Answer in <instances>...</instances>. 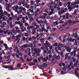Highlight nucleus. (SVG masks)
Returning <instances> with one entry per match:
<instances>
[{
  "label": "nucleus",
  "mask_w": 79,
  "mask_h": 79,
  "mask_svg": "<svg viewBox=\"0 0 79 79\" xmlns=\"http://www.w3.org/2000/svg\"><path fill=\"white\" fill-rule=\"evenodd\" d=\"M13 9L14 11H15V12H17L18 11V10H19V13H22L23 11H26V9H25L24 8H23L22 7H19L18 6L16 5L15 6H14L13 7Z\"/></svg>",
  "instance_id": "obj_1"
},
{
  "label": "nucleus",
  "mask_w": 79,
  "mask_h": 79,
  "mask_svg": "<svg viewBox=\"0 0 79 79\" xmlns=\"http://www.w3.org/2000/svg\"><path fill=\"white\" fill-rule=\"evenodd\" d=\"M44 46L46 47V49L44 50V53H46L48 51V47H49L51 45L50 43H49L48 41H46L45 43H44Z\"/></svg>",
  "instance_id": "obj_2"
},
{
  "label": "nucleus",
  "mask_w": 79,
  "mask_h": 79,
  "mask_svg": "<svg viewBox=\"0 0 79 79\" xmlns=\"http://www.w3.org/2000/svg\"><path fill=\"white\" fill-rule=\"evenodd\" d=\"M22 16H23V15H20L19 16V17L20 19H22L21 22L23 24H24L26 22V20H28L29 18L27 16H26L25 17H22Z\"/></svg>",
  "instance_id": "obj_3"
},
{
  "label": "nucleus",
  "mask_w": 79,
  "mask_h": 79,
  "mask_svg": "<svg viewBox=\"0 0 79 79\" xmlns=\"http://www.w3.org/2000/svg\"><path fill=\"white\" fill-rule=\"evenodd\" d=\"M40 26L39 25H37V24L35 25H33L32 26H30V27H28L27 28V29L28 31H29L30 29H32L34 28L35 29V30L37 29H38L39 28Z\"/></svg>",
  "instance_id": "obj_4"
},
{
  "label": "nucleus",
  "mask_w": 79,
  "mask_h": 79,
  "mask_svg": "<svg viewBox=\"0 0 79 79\" xmlns=\"http://www.w3.org/2000/svg\"><path fill=\"white\" fill-rule=\"evenodd\" d=\"M74 49L72 52L70 53L71 56H73L74 57L76 56V52H77V47H75L73 48Z\"/></svg>",
  "instance_id": "obj_5"
},
{
  "label": "nucleus",
  "mask_w": 79,
  "mask_h": 79,
  "mask_svg": "<svg viewBox=\"0 0 79 79\" xmlns=\"http://www.w3.org/2000/svg\"><path fill=\"white\" fill-rule=\"evenodd\" d=\"M31 50L32 51H33V50H34V52H35L37 56H39L40 55V54H39V53H40V52H41V50H40V48H39V49L38 48L37 49V48H36L35 49H34V48H32Z\"/></svg>",
  "instance_id": "obj_6"
},
{
  "label": "nucleus",
  "mask_w": 79,
  "mask_h": 79,
  "mask_svg": "<svg viewBox=\"0 0 79 79\" xmlns=\"http://www.w3.org/2000/svg\"><path fill=\"white\" fill-rule=\"evenodd\" d=\"M67 22L68 23H69L70 25H72L73 24H76V23H78L79 22V20H78V21H76L69 20L67 21Z\"/></svg>",
  "instance_id": "obj_7"
},
{
  "label": "nucleus",
  "mask_w": 79,
  "mask_h": 79,
  "mask_svg": "<svg viewBox=\"0 0 79 79\" xmlns=\"http://www.w3.org/2000/svg\"><path fill=\"white\" fill-rule=\"evenodd\" d=\"M3 6L0 5V19H2V17L4 16V14H3V10H2Z\"/></svg>",
  "instance_id": "obj_8"
},
{
  "label": "nucleus",
  "mask_w": 79,
  "mask_h": 79,
  "mask_svg": "<svg viewBox=\"0 0 79 79\" xmlns=\"http://www.w3.org/2000/svg\"><path fill=\"white\" fill-rule=\"evenodd\" d=\"M29 45L27 44H24L22 46V47L21 48V50L22 51H24L25 50V48H27L28 47Z\"/></svg>",
  "instance_id": "obj_9"
},
{
  "label": "nucleus",
  "mask_w": 79,
  "mask_h": 79,
  "mask_svg": "<svg viewBox=\"0 0 79 79\" xmlns=\"http://www.w3.org/2000/svg\"><path fill=\"white\" fill-rule=\"evenodd\" d=\"M67 5H68L67 7L69 9V11H71V10H72V8L70 5V4H71V2H68L67 3Z\"/></svg>",
  "instance_id": "obj_10"
},
{
  "label": "nucleus",
  "mask_w": 79,
  "mask_h": 79,
  "mask_svg": "<svg viewBox=\"0 0 79 79\" xmlns=\"http://www.w3.org/2000/svg\"><path fill=\"white\" fill-rule=\"evenodd\" d=\"M20 27V29H21V31L22 32H24V30L23 29L24 28V26H23V23H21L19 25Z\"/></svg>",
  "instance_id": "obj_11"
},
{
  "label": "nucleus",
  "mask_w": 79,
  "mask_h": 79,
  "mask_svg": "<svg viewBox=\"0 0 79 79\" xmlns=\"http://www.w3.org/2000/svg\"><path fill=\"white\" fill-rule=\"evenodd\" d=\"M51 60L50 58H48V56H46V58H43V61H46L47 60L48 61H50V60Z\"/></svg>",
  "instance_id": "obj_12"
},
{
  "label": "nucleus",
  "mask_w": 79,
  "mask_h": 79,
  "mask_svg": "<svg viewBox=\"0 0 79 79\" xmlns=\"http://www.w3.org/2000/svg\"><path fill=\"white\" fill-rule=\"evenodd\" d=\"M5 25H6V23L5 22H3V23H2V24H1V27L2 28H3V27H5Z\"/></svg>",
  "instance_id": "obj_13"
},
{
  "label": "nucleus",
  "mask_w": 79,
  "mask_h": 79,
  "mask_svg": "<svg viewBox=\"0 0 79 79\" xmlns=\"http://www.w3.org/2000/svg\"><path fill=\"white\" fill-rule=\"evenodd\" d=\"M54 2L53 3V1H52L50 2L49 3H50L51 5H55L56 4V2L58 1V0H54Z\"/></svg>",
  "instance_id": "obj_14"
},
{
  "label": "nucleus",
  "mask_w": 79,
  "mask_h": 79,
  "mask_svg": "<svg viewBox=\"0 0 79 79\" xmlns=\"http://www.w3.org/2000/svg\"><path fill=\"white\" fill-rule=\"evenodd\" d=\"M39 19H45L46 18V16H42V15H40L38 17Z\"/></svg>",
  "instance_id": "obj_15"
},
{
  "label": "nucleus",
  "mask_w": 79,
  "mask_h": 79,
  "mask_svg": "<svg viewBox=\"0 0 79 79\" xmlns=\"http://www.w3.org/2000/svg\"><path fill=\"white\" fill-rule=\"evenodd\" d=\"M8 68H9L10 70H15L14 68H13V66L11 65L10 66H8Z\"/></svg>",
  "instance_id": "obj_16"
},
{
  "label": "nucleus",
  "mask_w": 79,
  "mask_h": 79,
  "mask_svg": "<svg viewBox=\"0 0 79 79\" xmlns=\"http://www.w3.org/2000/svg\"><path fill=\"white\" fill-rule=\"evenodd\" d=\"M14 51L15 52H16L17 53H19V51L18 50V47H15V48L14 49Z\"/></svg>",
  "instance_id": "obj_17"
},
{
  "label": "nucleus",
  "mask_w": 79,
  "mask_h": 79,
  "mask_svg": "<svg viewBox=\"0 0 79 79\" xmlns=\"http://www.w3.org/2000/svg\"><path fill=\"white\" fill-rule=\"evenodd\" d=\"M13 3H11V5H15L16 3H18V0H13Z\"/></svg>",
  "instance_id": "obj_18"
},
{
  "label": "nucleus",
  "mask_w": 79,
  "mask_h": 79,
  "mask_svg": "<svg viewBox=\"0 0 79 79\" xmlns=\"http://www.w3.org/2000/svg\"><path fill=\"white\" fill-rule=\"evenodd\" d=\"M56 63V60H55V59H53L51 61V64L53 65L54 64Z\"/></svg>",
  "instance_id": "obj_19"
},
{
  "label": "nucleus",
  "mask_w": 79,
  "mask_h": 79,
  "mask_svg": "<svg viewBox=\"0 0 79 79\" xmlns=\"http://www.w3.org/2000/svg\"><path fill=\"white\" fill-rule=\"evenodd\" d=\"M4 46H5V48H6L4 50L5 51V50H8V49L9 48H8V47L7 44H3Z\"/></svg>",
  "instance_id": "obj_20"
},
{
  "label": "nucleus",
  "mask_w": 79,
  "mask_h": 79,
  "mask_svg": "<svg viewBox=\"0 0 79 79\" xmlns=\"http://www.w3.org/2000/svg\"><path fill=\"white\" fill-rule=\"evenodd\" d=\"M16 32L15 31V30L14 29H13L12 30V33L11 34L13 35H15V34H16Z\"/></svg>",
  "instance_id": "obj_21"
},
{
  "label": "nucleus",
  "mask_w": 79,
  "mask_h": 79,
  "mask_svg": "<svg viewBox=\"0 0 79 79\" xmlns=\"http://www.w3.org/2000/svg\"><path fill=\"white\" fill-rule=\"evenodd\" d=\"M67 24H68V23L67 22H66L65 24L59 28L61 29V28H63V27H64L66 26Z\"/></svg>",
  "instance_id": "obj_22"
},
{
  "label": "nucleus",
  "mask_w": 79,
  "mask_h": 79,
  "mask_svg": "<svg viewBox=\"0 0 79 79\" xmlns=\"http://www.w3.org/2000/svg\"><path fill=\"white\" fill-rule=\"evenodd\" d=\"M27 13H34V10H31V9H30L28 11Z\"/></svg>",
  "instance_id": "obj_23"
},
{
  "label": "nucleus",
  "mask_w": 79,
  "mask_h": 79,
  "mask_svg": "<svg viewBox=\"0 0 79 79\" xmlns=\"http://www.w3.org/2000/svg\"><path fill=\"white\" fill-rule=\"evenodd\" d=\"M24 23V26H25V27L27 26V30H28L27 29V27H30V26H29V24H28V23L27 22H25Z\"/></svg>",
  "instance_id": "obj_24"
},
{
  "label": "nucleus",
  "mask_w": 79,
  "mask_h": 79,
  "mask_svg": "<svg viewBox=\"0 0 79 79\" xmlns=\"http://www.w3.org/2000/svg\"><path fill=\"white\" fill-rule=\"evenodd\" d=\"M21 37V35H19L18 36H15V37H16V38L15 39V40H18L20 37Z\"/></svg>",
  "instance_id": "obj_25"
},
{
  "label": "nucleus",
  "mask_w": 79,
  "mask_h": 79,
  "mask_svg": "<svg viewBox=\"0 0 79 79\" xmlns=\"http://www.w3.org/2000/svg\"><path fill=\"white\" fill-rule=\"evenodd\" d=\"M47 6H48V7H49L50 8H53V6H52L51 5V4L50 3H49L47 4Z\"/></svg>",
  "instance_id": "obj_26"
},
{
  "label": "nucleus",
  "mask_w": 79,
  "mask_h": 79,
  "mask_svg": "<svg viewBox=\"0 0 79 79\" xmlns=\"http://www.w3.org/2000/svg\"><path fill=\"white\" fill-rule=\"evenodd\" d=\"M27 15H28V17L29 18H30L32 17V15L31 14H30V13H29V12H27Z\"/></svg>",
  "instance_id": "obj_27"
},
{
  "label": "nucleus",
  "mask_w": 79,
  "mask_h": 79,
  "mask_svg": "<svg viewBox=\"0 0 79 79\" xmlns=\"http://www.w3.org/2000/svg\"><path fill=\"white\" fill-rule=\"evenodd\" d=\"M36 32V31L35 30V29L33 28V29H32V34L33 35H34V34Z\"/></svg>",
  "instance_id": "obj_28"
},
{
  "label": "nucleus",
  "mask_w": 79,
  "mask_h": 79,
  "mask_svg": "<svg viewBox=\"0 0 79 79\" xmlns=\"http://www.w3.org/2000/svg\"><path fill=\"white\" fill-rule=\"evenodd\" d=\"M66 50V51L68 52H71V49L69 47L67 48Z\"/></svg>",
  "instance_id": "obj_29"
},
{
  "label": "nucleus",
  "mask_w": 79,
  "mask_h": 79,
  "mask_svg": "<svg viewBox=\"0 0 79 79\" xmlns=\"http://www.w3.org/2000/svg\"><path fill=\"white\" fill-rule=\"evenodd\" d=\"M74 70L75 72V73H77V71H79V66H78L77 68V69L75 68L74 69Z\"/></svg>",
  "instance_id": "obj_30"
},
{
  "label": "nucleus",
  "mask_w": 79,
  "mask_h": 79,
  "mask_svg": "<svg viewBox=\"0 0 79 79\" xmlns=\"http://www.w3.org/2000/svg\"><path fill=\"white\" fill-rule=\"evenodd\" d=\"M57 2V4H59V6H61L62 5V3H61V2H60V1H56Z\"/></svg>",
  "instance_id": "obj_31"
},
{
  "label": "nucleus",
  "mask_w": 79,
  "mask_h": 79,
  "mask_svg": "<svg viewBox=\"0 0 79 79\" xmlns=\"http://www.w3.org/2000/svg\"><path fill=\"white\" fill-rule=\"evenodd\" d=\"M40 69H43L44 68V65H39L38 67Z\"/></svg>",
  "instance_id": "obj_32"
},
{
  "label": "nucleus",
  "mask_w": 79,
  "mask_h": 79,
  "mask_svg": "<svg viewBox=\"0 0 79 79\" xmlns=\"http://www.w3.org/2000/svg\"><path fill=\"white\" fill-rule=\"evenodd\" d=\"M35 64L34 63H32V62H30L29 64L28 65L30 66H34Z\"/></svg>",
  "instance_id": "obj_33"
},
{
  "label": "nucleus",
  "mask_w": 79,
  "mask_h": 79,
  "mask_svg": "<svg viewBox=\"0 0 79 79\" xmlns=\"http://www.w3.org/2000/svg\"><path fill=\"white\" fill-rule=\"evenodd\" d=\"M15 24H19V25H20V24H21V21H18H18L16 22L15 23Z\"/></svg>",
  "instance_id": "obj_34"
},
{
  "label": "nucleus",
  "mask_w": 79,
  "mask_h": 79,
  "mask_svg": "<svg viewBox=\"0 0 79 79\" xmlns=\"http://www.w3.org/2000/svg\"><path fill=\"white\" fill-rule=\"evenodd\" d=\"M53 19H54V20H57V19H58V17L56 15H55L53 17Z\"/></svg>",
  "instance_id": "obj_35"
},
{
  "label": "nucleus",
  "mask_w": 79,
  "mask_h": 79,
  "mask_svg": "<svg viewBox=\"0 0 79 79\" xmlns=\"http://www.w3.org/2000/svg\"><path fill=\"white\" fill-rule=\"evenodd\" d=\"M12 19H13V18H12V17H10L8 19V20L7 21H9V22H11V20H12Z\"/></svg>",
  "instance_id": "obj_36"
},
{
  "label": "nucleus",
  "mask_w": 79,
  "mask_h": 79,
  "mask_svg": "<svg viewBox=\"0 0 79 79\" xmlns=\"http://www.w3.org/2000/svg\"><path fill=\"white\" fill-rule=\"evenodd\" d=\"M59 44V43H55L54 44H53L52 45V46L53 47H56L57 46V47H58V45Z\"/></svg>",
  "instance_id": "obj_37"
},
{
  "label": "nucleus",
  "mask_w": 79,
  "mask_h": 79,
  "mask_svg": "<svg viewBox=\"0 0 79 79\" xmlns=\"http://www.w3.org/2000/svg\"><path fill=\"white\" fill-rule=\"evenodd\" d=\"M6 8H10L11 5H10V4H6Z\"/></svg>",
  "instance_id": "obj_38"
},
{
  "label": "nucleus",
  "mask_w": 79,
  "mask_h": 79,
  "mask_svg": "<svg viewBox=\"0 0 79 79\" xmlns=\"http://www.w3.org/2000/svg\"><path fill=\"white\" fill-rule=\"evenodd\" d=\"M38 12H37V11H35V15L34 16V17L35 18H36L37 17V15H38Z\"/></svg>",
  "instance_id": "obj_39"
},
{
  "label": "nucleus",
  "mask_w": 79,
  "mask_h": 79,
  "mask_svg": "<svg viewBox=\"0 0 79 79\" xmlns=\"http://www.w3.org/2000/svg\"><path fill=\"white\" fill-rule=\"evenodd\" d=\"M63 44L62 43H59L58 47H63Z\"/></svg>",
  "instance_id": "obj_40"
},
{
  "label": "nucleus",
  "mask_w": 79,
  "mask_h": 79,
  "mask_svg": "<svg viewBox=\"0 0 79 79\" xmlns=\"http://www.w3.org/2000/svg\"><path fill=\"white\" fill-rule=\"evenodd\" d=\"M56 60H60V56L59 55L58 56H56Z\"/></svg>",
  "instance_id": "obj_41"
},
{
  "label": "nucleus",
  "mask_w": 79,
  "mask_h": 79,
  "mask_svg": "<svg viewBox=\"0 0 79 79\" xmlns=\"http://www.w3.org/2000/svg\"><path fill=\"white\" fill-rule=\"evenodd\" d=\"M45 28H43V27H42L41 29V32H42L43 31H45Z\"/></svg>",
  "instance_id": "obj_42"
},
{
  "label": "nucleus",
  "mask_w": 79,
  "mask_h": 79,
  "mask_svg": "<svg viewBox=\"0 0 79 79\" xmlns=\"http://www.w3.org/2000/svg\"><path fill=\"white\" fill-rule=\"evenodd\" d=\"M41 49L42 50H44V49H45V50L46 49H47V48L45 46H43L42 47H41Z\"/></svg>",
  "instance_id": "obj_43"
},
{
  "label": "nucleus",
  "mask_w": 79,
  "mask_h": 79,
  "mask_svg": "<svg viewBox=\"0 0 79 79\" xmlns=\"http://www.w3.org/2000/svg\"><path fill=\"white\" fill-rule=\"evenodd\" d=\"M30 20L31 22H33L34 21V18H33V17H31L30 18Z\"/></svg>",
  "instance_id": "obj_44"
},
{
  "label": "nucleus",
  "mask_w": 79,
  "mask_h": 79,
  "mask_svg": "<svg viewBox=\"0 0 79 79\" xmlns=\"http://www.w3.org/2000/svg\"><path fill=\"white\" fill-rule=\"evenodd\" d=\"M15 29L16 31L17 32H18V31H19V28L18 27H15Z\"/></svg>",
  "instance_id": "obj_45"
},
{
  "label": "nucleus",
  "mask_w": 79,
  "mask_h": 79,
  "mask_svg": "<svg viewBox=\"0 0 79 79\" xmlns=\"http://www.w3.org/2000/svg\"><path fill=\"white\" fill-rule=\"evenodd\" d=\"M28 47L30 48H32L33 47V44H29L28 45Z\"/></svg>",
  "instance_id": "obj_46"
},
{
  "label": "nucleus",
  "mask_w": 79,
  "mask_h": 79,
  "mask_svg": "<svg viewBox=\"0 0 79 79\" xmlns=\"http://www.w3.org/2000/svg\"><path fill=\"white\" fill-rule=\"evenodd\" d=\"M20 60H21L22 61V62H24V59H23V57H20Z\"/></svg>",
  "instance_id": "obj_47"
},
{
  "label": "nucleus",
  "mask_w": 79,
  "mask_h": 79,
  "mask_svg": "<svg viewBox=\"0 0 79 79\" xmlns=\"http://www.w3.org/2000/svg\"><path fill=\"white\" fill-rule=\"evenodd\" d=\"M73 39H69V38L67 39V40H68V41L69 42H72V41Z\"/></svg>",
  "instance_id": "obj_48"
},
{
  "label": "nucleus",
  "mask_w": 79,
  "mask_h": 79,
  "mask_svg": "<svg viewBox=\"0 0 79 79\" xmlns=\"http://www.w3.org/2000/svg\"><path fill=\"white\" fill-rule=\"evenodd\" d=\"M31 4L32 5H34V3H35V1H30Z\"/></svg>",
  "instance_id": "obj_49"
},
{
  "label": "nucleus",
  "mask_w": 79,
  "mask_h": 79,
  "mask_svg": "<svg viewBox=\"0 0 79 79\" xmlns=\"http://www.w3.org/2000/svg\"><path fill=\"white\" fill-rule=\"evenodd\" d=\"M70 5H71V6H73L74 5H76V2H74V3H71Z\"/></svg>",
  "instance_id": "obj_50"
},
{
  "label": "nucleus",
  "mask_w": 79,
  "mask_h": 79,
  "mask_svg": "<svg viewBox=\"0 0 79 79\" xmlns=\"http://www.w3.org/2000/svg\"><path fill=\"white\" fill-rule=\"evenodd\" d=\"M74 42V44L75 45H77V43L78 42V41L76 40H75Z\"/></svg>",
  "instance_id": "obj_51"
},
{
  "label": "nucleus",
  "mask_w": 79,
  "mask_h": 79,
  "mask_svg": "<svg viewBox=\"0 0 79 79\" xmlns=\"http://www.w3.org/2000/svg\"><path fill=\"white\" fill-rule=\"evenodd\" d=\"M43 76H47V73H46V72L43 73Z\"/></svg>",
  "instance_id": "obj_52"
},
{
  "label": "nucleus",
  "mask_w": 79,
  "mask_h": 79,
  "mask_svg": "<svg viewBox=\"0 0 79 79\" xmlns=\"http://www.w3.org/2000/svg\"><path fill=\"white\" fill-rule=\"evenodd\" d=\"M11 15V16L12 18H15V16L14 15V14H13V12H12L10 14Z\"/></svg>",
  "instance_id": "obj_53"
},
{
  "label": "nucleus",
  "mask_w": 79,
  "mask_h": 79,
  "mask_svg": "<svg viewBox=\"0 0 79 79\" xmlns=\"http://www.w3.org/2000/svg\"><path fill=\"white\" fill-rule=\"evenodd\" d=\"M32 56H36V54L35 52H32Z\"/></svg>",
  "instance_id": "obj_54"
},
{
  "label": "nucleus",
  "mask_w": 79,
  "mask_h": 79,
  "mask_svg": "<svg viewBox=\"0 0 79 79\" xmlns=\"http://www.w3.org/2000/svg\"><path fill=\"white\" fill-rule=\"evenodd\" d=\"M47 40H53V38H52V37L50 36L47 38Z\"/></svg>",
  "instance_id": "obj_55"
},
{
  "label": "nucleus",
  "mask_w": 79,
  "mask_h": 79,
  "mask_svg": "<svg viewBox=\"0 0 79 79\" xmlns=\"http://www.w3.org/2000/svg\"><path fill=\"white\" fill-rule=\"evenodd\" d=\"M7 23L8 24H9V25H10V26L11 25V24H12V23L11 22H9V21H7Z\"/></svg>",
  "instance_id": "obj_56"
},
{
  "label": "nucleus",
  "mask_w": 79,
  "mask_h": 79,
  "mask_svg": "<svg viewBox=\"0 0 79 79\" xmlns=\"http://www.w3.org/2000/svg\"><path fill=\"white\" fill-rule=\"evenodd\" d=\"M53 24H54V26H56V25L58 24V22H54Z\"/></svg>",
  "instance_id": "obj_57"
},
{
  "label": "nucleus",
  "mask_w": 79,
  "mask_h": 79,
  "mask_svg": "<svg viewBox=\"0 0 79 79\" xmlns=\"http://www.w3.org/2000/svg\"><path fill=\"white\" fill-rule=\"evenodd\" d=\"M59 6L58 5L56 4L55 5V6H54V8L55 9L56 8H57Z\"/></svg>",
  "instance_id": "obj_58"
},
{
  "label": "nucleus",
  "mask_w": 79,
  "mask_h": 79,
  "mask_svg": "<svg viewBox=\"0 0 79 79\" xmlns=\"http://www.w3.org/2000/svg\"><path fill=\"white\" fill-rule=\"evenodd\" d=\"M72 60H73V61L74 63L76 61V59L74 58L73 57H72Z\"/></svg>",
  "instance_id": "obj_59"
},
{
  "label": "nucleus",
  "mask_w": 79,
  "mask_h": 79,
  "mask_svg": "<svg viewBox=\"0 0 79 79\" xmlns=\"http://www.w3.org/2000/svg\"><path fill=\"white\" fill-rule=\"evenodd\" d=\"M68 55H66L65 56V60H68Z\"/></svg>",
  "instance_id": "obj_60"
},
{
  "label": "nucleus",
  "mask_w": 79,
  "mask_h": 79,
  "mask_svg": "<svg viewBox=\"0 0 79 79\" xmlns=\"http://www.w3.org/2000/svg\"><path fill=\"white\" fill-rule=\"evenodd\" d=\"M44 40V39H42L40 40V41L42 44H43V42Z\"/></svg>",
  "instance_id": "obj_61"
},
{
  "label": "nucleus",
  "mask_w": 79,
  "mask_h": 79,
  "mask_svg": "<svg viewBox=\"0 0 79 79\" xmlns=\"http://www.w3.org/2000/svg\"><path fill=\"white\" fill-rule=\"evenodd\" d=\"M32 39H33V40H36V38L34 36H32Z\"/></svg>",
  "instance_id": "obj_62"
},
{
  "label": "nucleus",
  "mask_w": 79,
  "mask_h": 79,
  "mask_svg": "<svg viewBox=\"0 0 79 79\" xmlns=\"http://www.w3.org/2000/svg\"><path fill=\"white\" fill-rule=\"evenodd\" d=\"M29 36V34L27 33H25V36H26V37H28Z\"/></svg>",
  "instance_id": "obj_63"
},
{
  "label": "nucleus",
  "mask_w": 79,
  "mask_h": 79,
  "mask_svg": "<svg viewBox=\"0 0 79 79\" xmlns=\"http://www.w3.org/2000/svg\"><path fill=\"white\" fill-rule=\"evenodd\" d=\"M12 51H10V52H9L7 53V55H11Z\"/></svg>",
  "instance_id": "obj_64"
}]
</instances>
